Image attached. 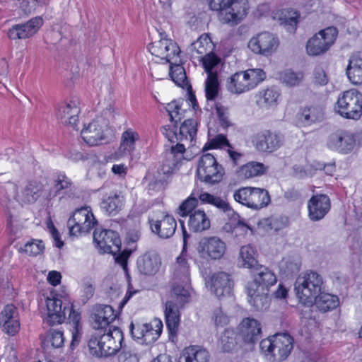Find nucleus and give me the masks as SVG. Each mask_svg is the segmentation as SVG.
I'll return each mask as SVG.
<instances>
[{
	"instance_id": "obj_1",
	"label": "nucleus",
	"mask_w": 362,
	"mask_h": 362,
	"mask_svg": "<svg viewBox=\"0 0 362 362\" xmlns=\"http://www.w3.org/2000/svg\"><path fill=\"white\" fill-rule=\"evenodd\" d=\"M123 341L122 330L115 326L109 327L108 332L95 331L88 340L90 353L97 357L115 354L121 348Z\"/></svg>"
},
{
	"instance_id": "obj_2",
	"label": "nucleus",
	"mask_w": 362,
	"mask_h": 362,
	"mask_svg": "<svg viewBox=\"0 0 362 362\" xmlns=\"http://www.w3.org/2000/svg\"><path fill=\"white\" fill-rule=\"evenodd\" d=\"M325 288L322 276L309 270L301 273L296 280L294 289L299 301L304 305H313L315 298Z\"/></svg>"
},
{
	"instance_id": "obj_3",
	"label": "nucleus",
	"mask_w": 362,
	"mask_h": 362,
	"mask_svg": "<svg viewBox=\"0 0 362 362\" xmlns=\"http://www.w3.org/2000/svg\"><path fill=\"white\" fill-rule=\"evenodd\" d=\"M189 298L188 288L180 285L173 286L170 299L166 302L165 309V322L170 335L177 334L180 323L179 309L188 302Z\"/></svg>"
},
{
	"instance_id": "obj_4",
	"label": "nucleus",
	"mask_w": 362,
	"mask_h": 362,
	"mask_svg": "<svg viewBox=\"0 0 362 362\" xmlns=\"http://www.w3.org/2000/svg\"><path fill=\"white\" fill-rule=\"evenodd\" d=\"M265 78L262 69H249L231 75L228 78L226 88L230 93L240 95L255 88Z\"/></svg>"
},
{
	"instance_id": "obj_5",
	"label": "nucleus",
	"mask_w": 362,
	"mask_h": 362,
	"mask_svg": "<svg viewBox=\"0 0 362 362\" xmlns=\"http://www.w3.org/2000/svg\"><path fill=\"white\" fill-rule=\"evenodd\" d=\"M46 305L47 308V315L45 320L49 325L62 323L65 320L67 312L69 313V317H71V313L74 314V312H73L71 308L64 307V308H62V300L59 298H47L46 300ZM74 320L76 322H74V327L72 330L71 346L78 344L81 338V328L79 327L78 322L76 316H74Z\"/></svg>"
},
{
	"instance_id": "obj_6",
	"label": "nucleus",
	"mask_w": 362,
	"mask_h": 362,
	"mask_svg": "<svg viewBox=\"0 0 362 362\" xmlns=\"http://www.w3.org/2000/svg\"><path fill=\"white\" fill-rule=\"evenodd\" d=\"M335 110L344 118L358 119L362 115V93L355 88L343 91L338 97Z\"/></svg>"
},
{
	"instance_id": "obj_7",
	"label": "nucleus",
	"mask_w": 362,
	"mask_h": 362,
	"mask_svg": "<svg viewBox=\"0 0 362 362\" xmlns=\"http://www.w3.org/2000/svg\"><path fill=\"white\" fill-rule=\"evenodd\" d=\"M207 78L205 81V95L208 101H214L218 94L219 82L218 67L221 59L214 53H209L201 59Z\"/></svg>"
},
{
	"instance_id": "obj_8",
	"label": "nucleus",
	"mask_w": 362,
	"mask_h": 362,
	"mask_svg": "<svg viewBox=\"0 0 362 362\" xmlns=\"http://www.w3.org/2000/svg\"><path fill=\"white\" fill-rule=\"evenodd\" d=\"M197 175L201 181L215 184L222 180L224 170L212 154L205 153L198 160Z\"/></svg>"
},
{
	"instance_id": "obj_9",
	"label": "nucleus",
	"mask_w": 362,
	"mask_h": 362,
	"mask_svg": "<svg viewBox=\"0 0 362 362\" xmlns=\"http://www.w3.org/2000/svg\"><path fill=\"white\" fill-rule=\"evenodd\" d=\"M90 207L85 206L75 210L67 221L71 235L78 236L90 232L97 224Z\"/></svg>"
},
{
	"instance_id": "obj_10",
	"label": "nucleus",
	"mask_w": 362,
	"mask_h": 362,
	"mask_svg": "<svg viewBox=\"0 0 362 362\" xmlns=\"http://www.w3.org/2000/svg\"><path fill=\"white\" fill-rule=\"evenodd\" d=\"M251 141L258 152L272 153L283 146L284 136L279 131L263 129L255 134Z\"/></svg>"
},
{
	"instance_id": "obj_11",
	"label": "nucleus",
	"mask_w": 362,
	"mask_h": 362,
	"mask_svg": "<svg viewBox=\"0 0 362 362\" xmlns=\"http://www.w3.org/2000/svg\"><path fill=\"white\" fill-rule=\"evenodd\" d=\"M163 329V323L160 320L155 319L149 323L134 324L129 326L132 337L142 344H151L160 337Z\"/></svg>"
},
{
	"instance_id": "obj_12",
	"label": "nucleus",
	"mask_w": 362,
	"mask_h": 362,
	"mask_svg": "<svg viewBox=\"0 0 362 362\" xmlns=\"http://www.w3.org/2000/svg\"><path fill=\"white\" fill-rule=\"evenodd\" d=\"M337 36V30L334 27H328L310 38L306 45L309 55L316 56L325 52L334 43Z\"/></svg>"
},
{
	"instance_id": "obj_13",
	"label": "nucleus",
	"mask_w": 362,
	"mask_h": 362,
	"mask_svg": "<svg viewBox=\"0 0 362 362\" xmlns=\"http://www.w3.org/2000/svg\"><path fill=\"white\" fill-rule=\"evenodd\" d=\"M108 127L107 119L98 117L81 130V137L90 146L98 145L105 139L109 131Z\"/></svg>"
},
{
	"instance_id": "obj_14",
	"label": "nucleus",
	"mask_w": 362,
	"mask_h": 362,
	"mask_svg": "<svg viewBox=\"0 0 362 362\" xmlns=\"http://www.w3.org/2000/svg\"><path fill=\"white\" fill-rule=\"evenodd\" d=\"M74 185L71 180L64 173H57L53 179V184L45 197L50 202L58 197L59 200L74 197Z\"/></svg>"
},
{
	"instance_id": "obj_15",
	"label": "nucleus",
	"mask_w": 362,
	"mask_h": 362,
	"mask_svg": "<svg viewBox=\"0 0 362 362\" xmlns=\"http://www.w3.org/2000/svg\"><path fill=\"white\" fill-rule=\"evenodd\" d=\"M185 152V144L177 143L172 146L170 149L166 150L163 155L162 164L158 173L164 175H170L175 173L181 166L185 160L184 153Z\"/></svg>"
},
{
	"instance_id": "obj_16",
	"label": "nucleus",
	"mask_w": 362,
	"mask_h": 362,
	"mask_svg": "<svg viewBox=\"0 0 362 362\" xmlns=\"http://www.w3.org/2000/svg\"><path fill=\"white\" fill-rule=\"evenodd\" d=\"M93 241L103 253L115 255L120 250L121 241L118 233L112 230L95 229L93 233Z\"/></svg>"
},
{
	"instance_id": "obj_17",
	"label": "nucleus",
	"mask_w": 362,
	"mask_h": 362,
	"mask_svg": "<svg viewBox=\"0 0 362 362\" xmlns=\"http://www.w3.org/2000/svg\"><path fill=\"white\" fill-rule=\"evenodd\" d=\"M150 53L162 60L165 63H171L175 59L179 58L180 52L177 45L170 39H160L148 46Z\"/></svg>"
},
{
	"instance_id": "obj_18",
	"label": "nucleus",
	"mask_w": 362,
	"mask_h": 362,
	"mask_svg": "<svg viewBox=\"0 0 362 362\" xmlns=\"http://www.w3.org/2000/svg\"><path fill=\"white\" fill-rule=\"evenodd\" d=\"M42 25V18L36 16L25 23L12 25L8 30L7 35L8 38L12 40H26L34 36Z\"/></svg>"
},
{
	"instance_id": "obj_19",
	"label": "nucleus",
	"mask_w": 362,
	"mask_h": 362,
	"mask_svg": "<svg viewBox=\"0 0 362 362\" xmlns=\"http://www.w3.org/2000/svg\"><path fill=\"white\" fill-rule=\"evenodd\" d=\"M279 46V40L273 34L263 32L252 37L248 43L249 48L255 53L264 56L271 55Z\"/></svg>"
},
{
	"instance_id": "obj_20",
	"label": "nucleus",
	"mask_w": 362,
	"mask_h": 362,
	"mask_svg": "<svg viewBox=\"0 0 362 362\" xmlns=\"http://www.w3.org/2000/svg\"><path fill=\"white\" fill-rule=\"evenodd\" d=\"M355 144L354 135L344 130H338L329 134L327 140V146L329 149L343 154L350 153Z\"/></svg>"
},
{
	"instance_id": "obj_21",
	"label": "nucleus",
	"mask_w": 362,
	"mask_h": 362,
	"mask_svg": "<svg viewBox=\"0 0 362 362\" xmlns=\"http://www.w3.org/2000/svg\"><path fill=\"white\" fill-rule=\"evenodd\" d=\"M226 1V6L219 14V19L224 23H238L246 16L247 0Z\"/></svg>"
},
{
	"instance_id": "obj_22",
	"label": "nucleus",
	"mask_w": 362,
	"mask_h": 362,
	"mask_svg": "<svg viewBox=\"0 0 362 362\" xmlns=\"http://www.w3.org/2000/svg\"><path fill=\"white\" fill-rule=\"evenodd\" d=\"M226 244L217 237L202 238L198 245V253L203 258L218 259L225 253Z\"/></svg>"
},
{
	"instance_id": "obj_23",
	"label": "nucleus",
	"mask_w": 362,
	"mask_h": 362,
	"mask_svg": "<svg viewBox=\"0 0 362 362\" xmlns=\"http://www.w3.org/2000/svg\"><path fill=\"white\" fill-rule=\"evenodd\" d=\"M252 280L248 281L246 284L247 286L250 287L251 291H254V288L269 291V287L274 285L277 281L275 274L262 264L252 271Z\"/></svg>"
},
{
	"instance_id": "obj_24",
	"label": "nucleus",
	"mask_w": 362,
	"mask_h": 362,
	"mask_svg": "<svg viewBox=\"0 0 362 362\" xmlns=\"http://www.w3.org/2000/svg\"><path fill=\"white\" fill-rule=\"evenodd\" d=\"M233 281L230 276L223 272H217L211 277L210 290L218 298L230 297L233 293Z\"/></svg>"
},
{
	"instance_id": "obj_25",
	"label": "nucleus",
	"mask_w": 362,
	"mask_h": 362,
	"mask_svg": "<svg viewBox=\"0 0 362 362\" xmlns=\"http://www.w3.org/2000/svg\"><path fill=\"white\" fill-rule=\"evenodd\" d=\"M152 232L161 238H169L175 232L177 223L175 219L169 214H162L157 218H149Z\"/></svg>"
},
{
	"instance_id": "obj_26",
	"label": "nucleus",
	"mask_w": 362,
	"mask_h": 362,
	"mask_svg": "<svg viewBox=\"0 0 362 362\" xmlns=\"http://www.w3.org/2000/svg\"><path fill=\"white\" fill-rule=\"evenodd\" d=\"M330 207L331 203L328 196L313 195L308 203L309 218L314 221H320L329 212Z\"/></svg>"
},
{
	"instance_id": "obj_27",
	"label": "nucleus",
	"mask_w": 362,
	"mask_h": 362,
	"mask_svg": "<svg viewBox=\"0 0 362 362\" xmlns=\"http://www.w3.org/2000/svg\"><path fill=\"white\" fill-rule=\"evenodd\" d=\"M261 324L254 318H244L238 326V335L245 343H255L261 337Z\"/></svg>"
},
{
	"instance_id": "obj_28",
	"label": "nucleus",
	"mask_w": 362,
	"mask_h": 362,
	"mask_svg": "<svg viewBox=\"0 0 362 362\" xmlns=\"http://www.w3.org/2000/svg\"><path fill=\"white\" fill-rule=\"evenodd\" d=\"M80 112L81 110L78 105V103L71 100L60 104L57 117L62 124L69 125L74 129L78 130L76 127Z\"/></svg>"
},
{
	"instance_id": "obj_29",
	"label": "nucleus",
	"mask_w": 362,
	"mask_h": 362,
	"mask_svg": "<svg viewBox=\"0 0 362 362\" xmlns=\"http://www.w3.org/2000/svg\"><path fill=\"white\" fill-rule=\"evenodd\" d=\"M137 269L144 276H153L159 271L161 259L154 251H149L140 256L136 262Z\"/></svg>"
},
{
	"instance_id": "obj_30",
	"label": "nucleus",
	"mask_w": 362,
	"mask_h": 362,
	"mask_svg": "<svg viewBox=\"0 0 362 362\" xmlns=\"http://www.w3.org/2000/svg\"><path fill=\"white\" fill-rule=\"evenodd\" d=\"M180 222L182 227L183 250L182 252V254L177 258L176 263L174 265L173 275L175 279L181 281V282L185 284L184 287L189 288L187 284L190 282L189 266L187 261L182 255L184 250L186 248L187 239L189 237V235H187L186 229L183 226V221H180Z\"/></svg>"
},
{
	"instance_id": "obj_31",
	"label": "nucleus",
	"mask_w": 362,
	"mask_h": 362,
	"mask_svg": "<svg viewBox=\"0 0 362 362\" xmlns=\"http://www.w3.org/2000/svg\"><path fill=\"white\" fill-rule=\"evenodd\" d=\"M324 110L320 106H309L300 109L296 117V124L299 127H309L321 122L324 119Z\"/></svg>"
},
{
	"instance_id": "obj_32",
	"label": "nucleus",
	"mask_w": 362,
	"mask_h": 362,
	"mask_svg": "<svg viewBox=\"0 0 362 362\" xmlns=\"http://www.w3.org/2000/svg\"><path fill=\"white\" fill-rule=\"evenodd\" d=\"M116 315L110 305H98L92 315V326L95 331L103 332L115 318Z\"/></svg>"
},
{
	"instance_id": "obj_33",
	"label": "nucleus",
	"mask_w": 362,
	"mask_h": 362,
	"mask_svg": "<svg viewBox=\"0 0 362 362\" xmlns=\"http://www.w3.org/2000/svg\"><path fill=\"white\" fill-rule=\"evenodd\" d=\"M0 325L3 330L10 335L15 334L20 328L16 308L12 305H6L1 313Z\"/></svg>"
},
{
	"instance_id": "obj_34",
	"label": "nucleus",
	"mask_w": 362,
	"mask_h": 362,
	"mask_svg": "<svg viewBox=\"0 0 362 362\" xmlns=\"http://www.w3.org/2000/svg\"><path fill=\"white\" fill-rule=\"evenodd\" d=\"M245 292L247 296V302L256 311H265L270 305V297L269 291L263 288H255L250 291V287L245 286Z\"/></svg>"
},
{
	"instance_id": "obj_35",
	"label": "nucleus",
	"mask_w": 362,
	"mask_h": 362,
	"mask_svg": "<svg viewBox=\"0 0 362 362\" xmlns=\"http://www.w3.org/2000/svg\"><path fill=\"white\" fill-rule=\"evenodd\" d=\"M274 357L277 361L286 359L293 347V338L286 333L274 335Z\"/></svg>"
},
{
	"instance_id": "obj_36",
	"label": "nucleus",
	"mask_w": 362,
	"mask_h": 362,
	"mask_svg": "<svg viewBox=\"0 0 362 362\" xmlns=\"http://www.w3.org/2000/svg\"><path fill=\"white\" fill-rule=\"evenodd\" d=\"M139 139V134L132 129H128L124 131L122 134L120 145L115 153V158L118 159L130 155L135 150L136 142Z\"/></svg>"
},
{
	"instance_id": "obj_37",
	"label": "nucleus",
	"mask_w": 362,
	"mask_h": 362,
	"mask_svg": "<svg viewBox=\"0 0 362 362\" xmlns=\"http://www.w3.org/2000/svg\"><path fill=\"white\" fill-rule=\"evenodd\" d=\"M257 256L256 250L251 245L242 246L238 258V266L248 269L252 272L260 265L257 260Z\"/></svg>"
},
{
	"instance_id": "obj_38",
	"label": "nucleus",
	"mask_w": 362,
	"mask_h": 362,
	"mask_svg": "<svg viewBox=\"0 0 362 362\" xmlns=\"http://www.w3.org/2000/svg\"><path fill=\"white\" fill-rule=\"evenodd\" d=\"M17 199V185L11 181L0 186V204L8 211L14 207Z\"/></svg>"
},
{
	"instance_id": "obj_39",
	"label": "nucleus",
	"mask_w": 362,
	"mask_h": 362,
	"mask_svg": "<svg viewBox=\"0 0 362 362\" xmlns=\"http://www.w3.org/2000/svg\"><path fill=\"white\" fill-rule=\"evenodd\" d=\"M279 96V92L274 88L261 90L256 95V104L259 108L267 110L276 105Z\"/></svg>"
},
{
	"instance_id": "obj_40",
	"label": "nucleus",
	"mask_w": 362,
	"mask_h": 362,
	"mask_svg": "<svg viewBox=\"0 0 362 362\" xmlns=\"http://www.w3.org/2000/svg\"><path fill=\"white\" fill-rule=\"evenodd\" d=\"M317 308L322 313L335 309L339 304L337 296L320 291L315 298L314 303Z\"/></svg>"
},
{
	"instance_id": "obj_41",
	"label": "nucleus",
	"mask_w": 362,
	"mask_h": 362,
	"mask_svg": "<svg viewBox=\"0 0 362 362\" xmlns=\"http://www.w3.org/2000/svg\"><path fill=\"white\" fill-rule=\"evenodd\" d=\"M188 226L194 232H202L210 228V220L203 210H195L189 216Z\"/></svg>"
},
{
	"instance_id": "obj_42",
	"label": "nucleus",
	"mask_w": 362,
	"mask_h": 362,
	"mask_svg": "<svg viewBox=\"0 0 362 362\" xmlns=\"http://www.w3.org/2000/svg\"><path fill=\"white\" fill-rule=\"evenodd\" d=\"M209 354L206 349L189 346L184 350L179 362H209Z\"/></svg>"
},
{
	"instance_id": "obj_43",
	"label": "nucleus",
	"mask_w": 362,
	"mask_h": 362,
	"mask_svg": "<svg viewBox=\"0 0 362 362\" xmlns=\"http://www.w3.org/2000/svg\"><path fill=\"white\" fill-rule=\"evenodd\" d=\"M212 47L210 38L207 35H202L191 44L189 50L193 57L202 59L206 54L212 53Z\"/></svg>"
},
{
	"instance_id": "obj_44",
	"label": "nucleus",
	"mask_w": 362,
	"mask_h": 362,
	"mask_svg": "<svg viewBox=\"0 0 362 362\" xmlns=\"http://www.w3.org/2000/svg\"><path fill=\"white\" fill-rule=\"evenodd\" d=\"M273 18L281 25L288 26V30H293L298 23L299 13L293 9H282L275 12Z\"/></svg>"
},
{
	"instance_id": "obj_45",
	"label": "nucleus",
	"mask_w": 362,
	"mask_h": 362,
	"mask_svg": "<svg viewBox=\"0 0 362 362\" xmlns=\"http://www.w3.org/2000/svg\"><path fill=\"white\" fill-rule=\"evenodd\" d=\"M270 202V196L267 190L263 188L252 187L250 207L252 209H260Z\"/></svg>"
},
{
	"instance_id": "obj_46",
	"label": "nucleus",
	"mask_w": 362,
	"mask_h": 362,
	"mask_svg": "<svg viewBox=\"0 0 362 362\" xmlns=\"http://www.w3.org/2000/svg\"><path fill=\"white\" fill-rule=\"evenodd\" d=\"M346 74L353 84H362V58L356 56L351 57Z\"/></svg>"
},
{
	"instance_id": "obj_47",
	"label": "nucleus",
	"mask_w": 362,
	"mask_h": 362,
	"mask_svg": "<svg viewBox=\"0 0 362 362\" xmlns=\"http://www.w3.org/2000/svg\"><path fill=\"white\" fill-rule=\"evenodd\" d=\"M124 197L121 194L110 195L101 202V208L109 214H117L123 207Z\"/></svg>"
},
{
	"instance_id": "obj_48",
	"label": "nucleus",
	"mask_w": 362,
	"mask_h": 362,
	"mask_svg": "<svg viewBox=\"0 0 362 362\" xmlns=\"http://www.w3.org/2000/svg\"><path fill=\"white\" fill-rule=\"evenodd\" d=\"M42 186L36 182H30L21 192L18 202L27 204L35 202L41 195Z\"/></svg>"
},
{
	"instance_id": "obj_49",
	"label": "nucleus",
	"mask_w": 362,
	"mask_h": 362,
	"mask_svg": "<svg viewBox=\"0 0 362 362\" xmlns=\"http://www.w3.org/2000/svg\"><path fill=\"white\" fill-rule=\"evenodd\" d=\"M197 134L196 122L193 119H186L180 126L179 133H177L176 141L180 142H192Z\"/></svg>"
},
{
	"instance_id": "obj_50",
	"label": "nucleus",
	"mask_w": 362,
	"mask_h": 362,
	"mask_svg": "<svg viewBox=\"0 0 362 362\" xmlns=\"http://www.w3.org/2000/svg\"><path fill=\"white\" fill-rule=\"evenodd\" d=\"M266 170L267 167L263 163L252 161L240 167L239 175L250 179L264 174Z\"/></svg>"
},
{
	"instance_id": "obj_51",
	"label": "nucleus",
	"mask_w": 362,
	"mask_h": 362,
	"mask_svg": "<svg viewBox=\"0 0 362 362\" xmlns=\"http://www.w3.org/2000/svg\"><path fill=\"white\" fill-rule=\"evenodd\" d=\"M180 57L171 62L169 70V75L171 79L178 86L185 85L187 80L186 73L182 66L180 64Z\"/></svg>"
},
{
	"instance_id": "obj_52",
	"label": "nucleus",
	"mask_w": 362,
	"mask_h": 362,
	"mask_svg": "<svg viewBox=\"0 0 362 362\" xmlns=\"http://www.w3.org/2000/svg\"><path fill=\"white\" fill-rule=\"evenodd\" d=\"M220 344L223 351L229 352L234 350L237 345V334L234 330L226 329L220 337Z\"/></svg>"
},
{
	"instance_id": "obj_53",
	"label": "nucleus",
	"mask_w": 362,
	"mask_h": 362,
	"mask_svg": "<svg viewBox=\"0 0 362 362\" xmlns=\"http://www.w3.org/2000/svg\"><path fill=\"white\" fill-rule=\"evenodd\" d=\"M300 267V262L298 257H284L279 263L280 271L286 276L298 272Z\"/></svg>"
},
{
	"instance_id": "obj_54",
	"label": "nucleus",
	"mask_w": 362,
	"mask_h": 362,
	"mask_svg": "<svg viewBox=\"0 0 362 362\" xmlns=\"http://www.w3.org/2000/svg\"><path fill=\"white\" fill-rule=\"evenodd\" d=\"M44 249L45 245L42 240H32L21 246L18 250L30 256H36L41 254Z\"/></svg>"
},
{
	"instance_id": "obj_55",
	"label": "nucleus",
	"mask_w": 362,
	"mask_h": 362,
	"mask_svg": "<svg viewBox=\"0 0 362 362\" xmlns=\"http://www.w3.org/2000/svg\"><path fill=\"white\" fill-rule=\"evenodd\" d=\"M252 187H240L233 192V199L240 204L250 207Z\"/></svg>"
},
{
	"instance_id": "obj_56",
	"label": "nucleus",
	"mask_w": 362,
	"mask_h": 362,
	"mask_svg": "<svg viewBox=\"0 0 362 362\" xmlns=\"http://www.w3.org/2000/svg\"><path fill=\"white\" fill-rule=\"evenodd\" d=\"M183 101H173L168 103L166 106V110L168 112L171 122L177 123L180 121L183 115L181 106Z\"/></svg>"
},
{
	"instance_id": "obj_57",
	"label": "nucleus",
	"mask_w": 362,
	"mask_h": 362,
	"mask_svg": "<svg viewBox=\"0 0 362 362\" xmlns=\"http://www.w3.org/2000/svg\"><path fill=\"white\" fill-rule=\"evenodd\" d=\"M64 343V338L62 332L57 329H52L48 333L46 340L44 344L48 346L50 344L51 346L55 349L62 347Z\"/></svg>"
},
{
	"instance_id": "obj_58",
	"label": "nucleus",
	"mask_w": 362,
	"mask_h": 362,
	"mask_svg": "<svg viewBox=\"0 0 362 362\" xmlns=\"http://www.w3.org/2000/svg\"><path fill=\"white\" fill-rule=\"evenodd\" d=\"M198 204V199H196L192 193L190 196L185 200L179 206L177 213L180 216H187Z\"/></svg>"
},
{
	"instance_id": "obj_59",
	"label": "nucleus",
	"mask_w": 362,
	"mask_h": 362,
	"mask_svg": "<svg viewBox=\"0 0 362 362\" xmlns=\"http://www.w3.org/2000/svg\"><path fill=\"white\" fill-rule=\"evenodd\" d=\"M303 74L300 72H293L286 71L281 75V81L288 86H295L298 85L303 79Z\"/></svg>"
},
{
	"instance_id": "obj_60",
	"label": "nucleus",
	"mask_w": 362,
	"mask_h": 362,
	"mask_svg": "<svg viewBox=\"0 0 362 362\" xmlns=\"http://www.w3.org/2000/svg\"><path fill=\"white\" fill-rule=\"evenodd\" d=\"M212 320L216 327H223L229 322L228 317L221 308H216L214 310Z\"/></svg>"
},
{
	"instance_id": "obj_61",
	"label": "nucleus",
	"mask_w": 362,
	"mask_h": 362,
	"mask_svg": "<svg viewBox=\"0 0 362 362\" xmlns=\"http://www.w3.org/2000/svg\"><path fill=\"white\" fill-rule=\"evenodd\" d=\"M225 146H229L226 137L222 134H219L212 139L209 144H206L204 149L218 148Z\"/></svg>"
},
{
	"instance_id": "obj_62",
	"label": "nucleus",
	"mask_w": 362,
	"mask_h": 362,
	"mask_svg": "<svg viewBox=\"0 0 362 362\" xmlns=\"http://www.w3.org/2000/svg\"><path fill=\"white\" fill-rule=\"evenodd\" d=\"M212 205L227 214L228 216H232L235 214L234 210L231 208L228 202L221 199V197H216L214 199Z\"/></svg>"
},
{
	"instance_id": "obj_63",
	"label": "nucleus",
	"mask_w": 362,
	"mask_h": 362,
	"mask_svg": "<svg viewBox=\"0 0 362 362\" xmlns=\"http://www.w3.org/2000/svg\"><path fill=\"white\" fill-rule=\"evenodd\" d=\"M215 109L217 114V116L221 122V124L224 127L229 126V121L228 118V110L224 106H223L220 103H216Z\"/></svg>"
},
{
	"instance_id": "obj_64",
	"label": "nucleus",
	"mask_w": 362,
	"mask_h": 362,
	"mask_svg": "<svg viewBox=\"0 0 362 362\" xmlns=\"http://www.w3.org/2000/svg\"><path fill=\"white\" fill-rule=\"evenodd\" d=\"M192 195L197 199L199 198L202 203L210 204H212L216 197L208 192L201 191L199 189H194L192 191Z\"/></svg>"
}]
</instances>
